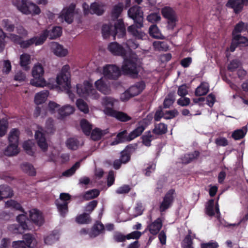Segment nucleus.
<instances>
[{"label": "nucleus", "mask_w": 248, "mask_h": 248, "mask_svg": "<svg viewBox=\"0 0 248 248\" xmlns=\"http://www.w3.org/2000/svg\"><path fill=\"white\" fill-rule=\"evenodd\" d=\"M69 65H65L62 66L61 72L57 75L56 78L57 83L64 90L66 91L69 98L73 100L75 98L74 94L71 91V74Z\"/></svg>", "instance_id": "f257e3e1"}, {"label": "nucleus", "mask_w": 248, "mask_h": 248, "mask_svg": "<svg viewBox=\"0 0 248 248\" xmlns=\"http://www.w3.org/2000/svg\"><path fill=\"white\" fill-rule=\"evenodd\" d=\"M140 68L138 59L136 58H129L124 60L122 66V71L124 75H129L135 78L139 74Z\"/></svg>", "instance_id": "f03ea898"}, {"label": "nucleus", "mask_w": 248, "mask_h": 248, "mask_svg": "<svg viewBox=\"0 0 248 248\" xmlns=\"http://www.w3.org/2000/svg\"><path fill=\"white\" fill-rule=\"evenodd\" d=\"M77 93L79 96L82 97L90 96L94 99H97L99 97V94L93 88V84L87 80L84 81L83 85H77Z\"/></svg>", "instance_id": "7ed1b4c3"}, {"label": "nucleus", "mask_w": 248, "mask_h": 248, "mask_svg": "<svg viewBox=\"0 0 248 248\" xmlns=\"http://www.w3.org/2000/svg\"><path fill=\"white\" fill-rule=\"evenodd\" d=\"M44 70L40 63L35 64L32 70V75L33 78L31 80V84L35 87H43L46 85V81L44 78Z\"/></svg>", "instance_id": "20e7f679"}, {"label": "nucleus", "mask_w": 248, "mask_h": 248, "mask_svg": "<svg viewBox=\"0 0 248 248\" xmlns=\"http://www.w3.org/2000/svg\"><path fill=\"white\" fill-rule=\"evenodd\" d=\"M18 224H12L9 227V230L13 233H22L25 230H31V228L28 224L30 221L26 215L21 214L16 217Z\"/></svg>", "instance_id": "39448f33"}, {"label": "nucleus", "mask_w": 248, "mask_h": 248, "mask_svg": "<svg viewBox=\"0 0 248 248\" xmlns=\"http://www.w3.org/2000/svg\"><path fill=\"white\" fill-rule=\"evenodd\" d=\"M128 16L134 20L137 28L143 27V12L140 7L135 5L130 7L127 12Z\"/></svg>", "instance_id": "423d86ee"}, {"label": "nucleus", "mask_w": 248, "mask_h": 248, "mask_svg": "<svg viewBox=\"0 0 248 248\" xmlns=\"http://www.w3.org/2000/svg\"><path fill=\"white\" fill-rule=\"evenodd\" d=\"M17 7L20 11L26 15H36L41 13L40 8L28 0H22Z\"/></svg>", "instance_id": "0eeeda50"}, {"label": "nucleus", "mask_w": 248, "mask_h": 248, "mask_svg": "<svg viewBox=\"0 0 248 248\" xmlns=\"http://www.w3.org/2000/svg\"><path fill=\"white\" fill-rule=\"evenodd\" d=\"M47 31H43L39 36H35L33 37L21 41L20 43V47L22 48H27L32 45L36 46L43 45L47 39Z\"/></svg>", "instance_id": "6e6552de"}, {"label": "nucleus", "mask_w": 248, "mask_h": 248, "mask_svg": "<svg viewBox=\"0 0 248 248\" xmlns=\"http://www.w3.org/2000/svg\"><path fill=\"white\" fill-rule=\"evenodd\" d=\"M161 14L167 19V28L169 30H173L178 21L175 11L171 7L165 6L162 8Z\"/></svg>", "instance_id": "1a4fd4ad"}, {"label": "nucleus", "mask_w": 248, "mask_h": 248, "mask_svg": "<svg viewBox=\"0 0 248 248\" xmlns=\"http://www.w3.org/2000/svg\"><path fill=\"white\" fill-rule=\"evenodd\" d=\"M175 194V191L174 189H170L165 194L159 207V210L160 213L166 212L172 206L174 201Z\"/></svg>", "instance_id": "9d476101"}, {"label": "nucleus", "mask_w": 248, "mask_h": 248, "mask_svg": "<svg viewBox=\"0 0 248 248\" xmlns=\"http://www.w3.org/2000/svg\"><path fill=\"white\" fill-rule=\"evenodd\" d=\"M103 74L105 78L109 79H117L121 76L119 67L114 64H107L104 66Z\"/></svg>", "instance_id": "9b49d317"}, {"label": "nucleus", "mask_w": 248, "mask_h": 248, "mask_svg": "<svg viewBox=\"0 0 248 248\" xmlns=\"http://www.w3.org/2000/svg\"><path fill=\"white\" fill-rule=\"evenodd\" d=\"M82 8L84 14L85 15L91 14L101 16L105 12L103 6L96 2L91 3L90 6L87 3L84 2L82 4Z\"/></svg>", "instance_id": "f8f14e48"}, {"label": "nucleus", "mask_w": 248, "mask_h": 248, "mask_svg": "<svg viewBox=\"0 0 248 248\" xmlns=\"http://www.w3.org/2000/svg\"><path fill=\"white\" fill-rule=\"evenodd\" d=\"M75 8L76 5L74 3H71L68 6L64 7L60 13V18L68 24L72 23L74 20Z\"/></svg>", "instance_id": "ddd939ff"}, {"label": "nucleus", "mask_w": 248, "mask_h": 248, "mask_svg": "<svg viewBox=\"0 0 248 248\" xmlns=\"http://www.w3.org/2000/svg\"><path fill=\"white\" fill-rule=\"evenodd\" d=\"M244 5H248V0H228L226 7L233 9L235 14H238L243 9Z\"/></svg>", "instance_id": "4468645a"}, {"label": "nucleus", "mask_w": 248, "mask_h": 248, "mask_svg": "<svg viewBox=\"0 0 248 248\" xmlns=\"http://www.w3.org/2000/svg\"><path fill=\"white\" fill-rule=\"evenodd\" d=\"M126 34V29L124 24V21L122 19H117L113 26V31L112 36L113 39H115L117 35L119 38L124 37Z\"/></svg>", "instance_id": "2eb2a0df"}, {"label": "nucleus", "mask_w": 248, "mask_h": 248, "mask_svg": "<svg viewBox=\"0 0 248 248\" xmlns=\"http://www.w3.org/2000/svg\"><path fill=\"white\" fill-rule=\"evenodd\" d=\"M24 240L14 241L13 243L14 248H28L31 247L33 240V235L30 233H26L23 235Z\"/></svg>", "instance_id": "dca6fc26"}, {"label": "nucleus", "mask_w": 248, "mask_h": 248, "mask_svg": "<svg viewBox=\"0 0 248 248\" xmlns=\"http://www.w3.org/2000/svg\"><path fill=\"white\" fill-rule=\"evenodd\" d=\"M107 114L110 116L116 118L119 121L126 122L130 121L132 118L126 113L114 110L111 108H108L106 109Z\"/></svg>", "instance_id": "f3484780"}, {"label": "nucleus", "mask_w": 248, "mask_h": 248, "mask_svg": "<svg viewBox=\"0 0 248 248\" xmlns=\"http://www.w3.org/2000/svg\"><path fill=\"white\" fill-rule=\"evenodd\" d=\"M108 49L115 56L124 57L126 54L124 47L116 42L110 43L108 46Z\"/></svg>", "instance_id": "a211bd4d"}, {"label": "nucleus", "mask_w": 248, "mask_h": 248, "mask_svg": "<svg viewBox=\"0 0 248 248\" xmlns=\"http://www.w3.org/2000/svg\"><path fill=\"white\" fill-rule=\"evenodd\" d=\"M30 218L35 224L41 226L44 222L42 214L37 209H32L30 211Z\"/></svg>", "instance_id": "6ab92c4d"}, {"label": "nucleus", "mask_w": 248, "mask_h": 248, "mask_svg": "<svg viewBox=\"0 0 248 248\" xmlns=\"http://www.w3.org/2000/svg\"><path fill=\"white\" fill-rule=\"evenodd\" d=\"M51 49L54 54L59 57H64L68 53L67 50L64 48L62 45L57 42L51 43Z\"/></svg>", "instance_id": "aec40b11"}, {"label": "nucleus", "mask_w": 248, "mask_h": 248, "mask_svg": "<svg viewBox=\"0 0 248 248\" xmlns=\"http://www.w3.org/2000/svg\"><path fill=\"white\" fill-rule=\"evenodd\" d=\"M35 137L38 146L44 152L46 151L47 150L48 145L44 134L42 132L37 131L35 132Z\"/></svg>", "instance_id": "412c9836"}, {"label": "nucleus", "mask_w": 248, "mask_h": 248, "mask_svg": "<svg viewBox=\"0 0 248 248\" xmlns=\"http://www.w3.org/2000/svg\"><path fill=\"white\" fill-rule=\"evenodd\" d=\"M162 227V220L158 217L148 226L150 232L153 235L158 233Z\"/></svg>", "instance_id": "4be33fe9"}, {"label": "nucleus", "mask_w": 248, "mask_h": 248, "mask_svg": "<svg viewBox=\"0 0 248 248\" xmlns=\"http://www.w3.org/2000/svg\"><path fill=\"white\" fill-rule=\"evenodd\" d=\"M131 140H130L129 138V134H128L127 131L124 130L117 134L112 143L113 145H115L119 143L129 142Z\"/></svg>", "instance_id": "5701e85b"}, {"label": "nucleus", "mask_w": 248, "mask_h": 248, "mask_svg": "<svg viewBox=\"0 0 248 248\" xmlns=\"http://www.w3.org/2000/svg\"><path fill=\"white\" fill-rule=\"evenodd\" d=\"M200 155V153L198 151H194L193 152L186 154L182 157V162L185 164L190 163L195 159H197Z\"/></svg>", "instance_id": "b1692460"}, {"label": "nucleus", "mask_w": 248, "mask_h": 248, "mask_svg": "<svg viewBox=\"0 0 248 248\" xmlns=\"http://www.w3.org/2000/svg\"><path fill=\"white\" fill-rule=\"evenodd\" d=\"M104 231V225L100 221H96L92 228L90 236L91 237H95L100 233L103 232Z\"/></svg>", "instance_id": "393cba45"}, {"label": "nucleus", "mask_w": 248, "mask_h": 248, "mask_svg": "<svg viewBox=\"0 0 248 248\" xmlns=\"http://www.w3.org/2000/svg\"><path fill=\"white\" fill-rule=\"evenodd\" d=\"M248 28V24L245 23L244 22L241 21L237 23L232 31V37H234L235 35H240V33L243 31L247 30Z\"/></svg>", "instance_id": "a878e982"}, {"label": "nucleus", "mask_w": 248, "mask_h": 248, "mask_svg": "<svg viewBox=\"0 0 248 248\" xmlns=\"http://www.w3.org/2000/svg\"><path fill=\"white\" fill-rule=\"evenodd\" d=\"M209 91V87L208 83L202 82L197 87L195 91V95L196 96H201L206 95Z\"/></svg>", "instance_id": "bb28decb"}, {"label": "nucleus", "mask_w": 248, "mask_h": 248, "mask_svg": "<svg viewBox=\"0 0 248 248\" xmlns=\"http://www.w3.org/2000/svg\"><path fill=\"white\" fill-rule=\"evenodd\" d=\"M94 84L96 88L100 92L105 94L109 93L110 92L109 87L102 78L96 81Z\"/></svg>", "instance_id": "cd10ccee"}, {"label": "nucleus", "mask_w": 248, "mask_h": 248, "mask_svg": "<svg viewBox=\"0 0 248 248\" xmlns=\"http://www.w3.org/2000/svg\"><path fill=\"white\" fill-rule=\"evenodd\" d=\"M13 196V191L8 186H0V201L4 198H11Z\"/></svg>", "instance_id": "c85d7f7f"}, {"label": "nucleus", "mask_w": 248, "mask_h": 248, "mask_svg": "<svg viewBox=\"0 0 248 248\" xmlns=\"http://www.w3.org/2000/svg\"><path fill=\"white\" fill-rule=\"evenodd\" d=\"M167 131V125L162 123H160L158 124H155V128L152 130V132L156 135H162L165 134Z\"/></svg>", "instance_id": "c756f323"}, {"label": "nucleus", "mask_w": 248, "mask_h": 248, "mask_svg": "<svg viewBox=\"0 0 248 248\" xmlns=\"http://www.w3.org/2000/svg\"><path fill=\"white\" fill-rule=\"evenodd\" d=\"M55 202L61 216L64 217L68 212V202H61V200H56Z\"/></svg>", "instance_id": "7c9ffc66"}, {"label": "nucleus", "mask_w": 248, "mask_h": 248, "mask_svg": "<svg viewBox=\"0 0 248 248\" xmlns=\"http://www.w3.org/2000/svg\"><path fill=\"white\" fill-rule=\"evenodd\" d=\"M19 131L16 128H13L10 131L8 140L9 143H13L18 145Z\"/></svg>", "instance_id": "2f4dec72"}, {"label": "nucleus", "mask_w": 248, "mask_h": 248, "mask_svg": "<svg viewBox=\"0 0 248 248\" xmlns=\"http://www.w3.org/2000/svg\"><path fill=\"white\" fill-rule=\"evenodd\" d=\"M124 9V4L122 2H119L117 4L113 6L111 10V16L113 19H117L121 15Z\"/></svg>", "instance_id": "473e14b6"}, {"label": "nucleus", "mask_w": 248, "mask_h": 248, "mask_svg": "<svg viewBox=\"0 0 248 248\" xmlns=\"http://www.w3.org/2000/svg\"><path fill=\"white\" fill-rule=\"evenodd\" d=\"M21 168L24 172L30 176H34L36 175V172L35 169L33 165L29 163H22L21 165Z\"/></svg>", "instance_id": "72a5a7b5"}, {"label": "nucleus", "mask_w": 248, "mask_h": 248, "mask_svg": "<svg viewBox=\"0 0 248 248\" xmlns=\"http://www.w3.org/2000/svg\"><path fill=\"white\" fill-rule=\"evenodd\" d=\"M18 145L16 144L9 143L4 151V154L7 156H14L18 154L19 152Z\"/></svg>", "instance_id": "f704fd0d"}, {"label": "nucleus", "mask_w": 248, "mask_h": 248, "mask_svg": "<svg viewBox=\"0 0 248 248\" xmlns=\"http://www.w3.org/2000/svg\"><path fill=\"white\" fill-rule=\"evenodd\" d=\"M45 31H47V38L49 36L51 39H54L60 37L62 33V28L59 26L53 27L52 29L50 31L47 30H45Z\"/></svg>", "instance_id": "c9c22d12"}, {"label": "nucleus", "mask_w": 248, "mask_h": 248, "mask_svg": "<svg viewBox=\"0 0 248 248\" xmlns=\"http://www.w3.org/2000/svg\"><path fill=\"white\" fill-rule=\"evenodd\" d=\"M49 93L47 91L40 92L36 94L34 97V102L37 105L43 103L47 98Z\"/></svg>", "instance_id": "e433bc0d"}, {"label": "nucleus", "mask_w": 248, "mask_h": 248, "mask_svg": "<svg viewBox=\"0 0 248 248\" xmlns=\"http://www.w3.org/2000/svg\"><path fill=\"white\" fill-rule=\"evenodd\" d=\"M80 125L84 134L89 136L92 129V125L85 119H82L80 122Z\"/></svg>", "instance_id": "4c0bfd02"}, {"label": "nucleus", "mask_w": 248, "mask_h": 248, "mask_svg": "<svg viewBox=\"0 0 248 248\" xmlns=\"http://www.w3.org/2000/svg\"><path fill=\"white\" fill-rule=\"evenodd\" d=\"M145 129V127L143 124L139 125L135 129L128 134L130 140L131 141L140 136Z\"/></svg>", "instance_id": "58836bf2"}, {"label": "nucleus", "mask_w": 248, "mask_h": 248, "mask_svg": "<svg viewBox=\"0 0 248 248\" xmlns=\"http://www.w3.org/2000/svg\"><path fill=\"white\" fill-rule=\"evenodd\" d=\"M149 32L152 37L156 39H163L164 36L162 35L159 29L155 24H153L150 26L149 30Z\"/></svg>", "instance_id": "ea45409f"}, {"label": "nucleus", "mask_w": 248, "mask_h": 248, "mask_svg": "<svg viewBox=\"0 0 248 248\" xmlns=\"http://www.w3.org/2000/svg\"><path fill=\"white\" fill-rule=\"evenodd\" d=\"M142 143L147 146H151V142L154 139V136L152 135L151 131H146L145 134L141 137Z\"/></svg>", "instance_id": "a19ab883"}, {"label": "nucleus", "mask_w": 248, "mask_h": 248, "mask_svg": "<svg viewBox=\"0 0 248 248\" xmlns=\"http://www.w3.org/2000/svg\"><path fill=\"white\" fill-rule=\"evenodd\" d=\"M31 62V56L29 54L24 53L20 57V64L25 70H28V65Z\"/></svg>", "instance_id": "79ce46f5"}, {"label": "nucleus", "mask_w": 248, "mask_h": 248, "mask_svg": "<svg viewBox=\"0 0 248 248\" xmlns=\"http://www.w3.org/2000/svg\"><path fill=\"white\" fill-rule=\"evenodd\" d=\"M75 111V108L70 105H66L59 109V113L62 117H65L72 114Z\"/></svg>", "instance_id": "37998d69"}, {"label": "nucleus", "mask_w": 248, "mask_h": 248, "mask_svg": "<svg viewBox=\"0 0 248 248\" xmlns=\"http://www.w3.org/2000/svg\"><path fill=\"white\" fill-rule=\"evenodd\" d=\"M153 45L155 49L158 51H167L169 48L167 43L165 41H156L154 42Z\"/></svg>", "instance_id": "c03bdc74"}, {"label": "nucleus", "mask_w": 248, "mask_h": 248, "mask_svg": "<svg viewBox=\"0 0 248 248\" xmlns=\"http://www.w3.org/2000/svg\"><path fill=\"white\" fill-rule=\"evenodd\" d=\"M79 141L75 138H70L66 141V147L70 150H76L79 146Z\"/></svg>", "instance_id": "a18cd8bd"}, {"label": "nucleus", "mask_w": 248, "mask_h": 248, "mask_svg": "<svg viewBox=\"0 0 248 248\" xmlns=\"http://www.w3.org/2000/svg\"><path fill=\"white\" fill-rule=\"evenodd\" d=\"M101 31L103 38L106 39L110 35L112 36L113 26L111 24H104L102 26Z\"/></svg>", "instance_id": "49530a36"}, {"label": "nucleus", "mask_w": 248, "mask_h": 248, "mask_svg": "<svg viewBox=\"0 0 248 248\" xmlns=\"http://www.w3.org/2000/svg\"><path fill=\"white\" fill-rule=\"evenodd\" d=\"M247 133V128L244 127L243 129L234 130L232 134V137L235 140H239L243 139Z\"/></svg>", "instance_id": "de8ad7c7"}, {"label": "nucleus", "mask_w": 248, "mask_h": 248, "mask_svg": "<svg viewBox=\"0 0 248 248\" xmlns=\"http://www.w3.org/2000/svg\"><path fill=\"white\" fill-rule=\"evenodd\" d=\"M5 206L7 208H12L15 210L24 212V209L21 204L17 202L10 200L5 202Z\"/></svg>", "instance_id": "09e8293b"}, {"label": "nucleus", "mask_w": 248, "mask_h": 248, "mask_svg": "<svg viewBox=\"0 0 248 248\" xmlns=\"http://www.w3.org/2000/svg\"><path fill=\"white\" fill-rule=\"evenodd\" d=\"M139 91L135 85L131 86L126 91L124 92L123 96L124 97V99L128 100L132 97L138 95L137 92Z\"/></svg>", "instance_id": "8fccbe9b"}, {"label": "nucleus", "mask_w": 248, "mask_h": 248, "mask_svg": "<svg viewBox=\"0 0 248 248\" xmlns=\"http://www.w3.org/2000/svg\"><path fill=\"white\" fill-rule=\"evenodd\" d=\"M2 26L6 31L13 32L15 29V26L12 21L8 19H4L2 21Z\"/></svg>", "instance_id": "3c124183"}, {"label": "nucleus", "mask_w": 248, "mask_h": 248, "mask_svg": "<svg viewBox=\"0 0 248 248\" xmlns=\"http://www.w3.org/2000/svg\"><path fill=\"white\" fill-rule=\"evenodd\" d=\"M175 101V95L173 93H169L165 98L163 102V108H169Z\"/></svg>", "instance_id": "603ef678"}, {"label": "nucleus", "mask_w": 248, "mask_h": 248, "mask_svg": "<svg viewBox=\"0 0 248 248\" xmlns=\"http://www.w3.org/2000/svg\"><path fill=\"white\" fill-rule=\"evenodd\" d=\"M78 108L85 114L88 113L89 111L87 104L82 99H78L76 101Z\"/></svg>", "instance_id": "864d4df0"}, {"label": "nucleus", "mask_w": 248, "mask_h": 248, "mask_svg": "<svg viewBox=\"0 0 248 248\" xmlns=\"http://www.w3.org/2000/svg\"><path fill=\"white\" fill-rule=\"evenodd\" d=\"M205 211L206 214L209 216L213 217L215 215L214 199H210L207 202V205L205 207Z\"/></svg>", "instance_id": "5fc2aeb1"}, {"label": "nucleus", "mask_w": 248, "mask_h": 248, "mask_svg": "<svg viewBox=\"0 0 248 248\" xmlns=\"http://www.w3.org/2000/svg\"><path fill=\"white\" fill-rule=\"evenodd\" d=\"M99 194L100 191L98 189H93L86 192L83 196V198L86 200H89L96 198Z\"/></svg>", "instance_id": "6e6d98bb"}, {"label": "nucleus", "mask_w": 248, "mask_h": 248, "mask_svg": "<svg viewBox=\"0 0 248 248\" xmlns=\"http://www.w3.org/2000/svg\"><path fill=\"white\" fill-rule=\"evenodd\" d=\"M193 240L190 234H187L186 236L182 242V248H194L193 247Z\"/></svg>", "instance_id": "4d7b16f0"}, {"label": "nucleus", "mask_w": 248, "mask_h": 248, "mask_svg": "<svg viewBox=\"0 0 248 248\" xmlns=\"http://www.w3.org/2000/svg\"><path fill=\"white\" fill-rule=\"evenodd\" d=\"M233 39L236 40V43L238 46H248V38L246 37L240 35H235L233 37Z\"/></svg>", "instance_id": "13d9d810"}, {"label": "nucleus", "mask_w": 248, "mask_h": 248, "mask_svg": "<svg viewBox=\"0 0 248 248\" xmlns=\"http://www.w3.org/2000/svg\"><path fill=\"white\" fill-rule=\"evenodd\" d=\"M80 167V162H77L69 169H68L62 172V175L66 177H69L74 174L76 170Z\"/></svg>", "instance_id": "bf43d9fd"}, {"label": "nucleus", "mask_w": 248, "mask_h": 248, "mask_svg": "<svg viewBox=\"0 0 248 248\" xmlns=\"http://www.w3.org/2000/svg\"><path fill=\"white\" fill-rule=\"evenodd\" d=\"M76 221L79 224H87L90 221L89 215L87 213H83L77 217Z\"/></svg>", "instance_id": "052dcab7"}, {"label": "nucleus", "mask_w": 248, "mask_h": 248, "mask_svg": "<svg viewBox=\"0 0 248 248\" xmlns=\"http://www.w3.org/2000/svg\"><path fill=\"white\" fill-rule=\"evenodd\" d=\"M91 138L93 140H98L101 139L102 137L103 136L102 130L99 128H96L93 130L92 132H91Z\"/></svg>", "instance_id": "680f3d73"}, {"label": "nucleus", "mask_w": 248, "mask_h": 248, "mask_svg": "<svg viewBox=\"0 0 248 248\" xmlns=\"http://www.w3.org/2000/svg\"><path fill=\"white\" fill-rule=\"evenodd\" d=\"M23 148L26 151L27 154L33 156L34 152L32 149V142L31 140H27L24 142Z\"/></svg>", "instance_id": "e2e57ef3"}, {"label": "nucleus", "mask_w": 248, "mask_h": 248, "mask_svg": "<svg viewBox=\"0 0 248 248\" xmlns=\"http://www.w3.org/2000/svg\"><path fill=\"white\" fill-rule=\"evenodd\" d=\"M46 131L48 133H53L55 131L53 120L49 118L46 123Z\"/></svg>", "instance_id": "0e129e2a"}, {"label": "nucleus", "mask_w": 248, "mask_h": 248, "mask_svg": "<svg viewBox=\"0 0 248 248\" xmlns=\"http://www.w3.org/2000/svg\"><path fill=\"white\" fill-rule=\"evenodd\" d=\"M8 128V120H3L2 124L0 125V137H3L7 133Z\"/></svg>", "instance_id": "69168bd1"}, {"label": "nucleus", "mask_w": 248, "mask_h": 248, "mask_svg": "<svg viewBox=\"0 0 248 248\" xmlns=\"http://www.w3.org/2000/svg\"><path fill=\"white\" fill-rule=\"evenodd\" d=\"M178 111L175 109L166 111L164 113V118L166 120L173 119L178 115Z\"/></svg>", "instance_id": "338daca9"}, {"label": "nucleus", "mask_w": 248, "mask_h": 248, "mask_svg": "<svg viewBox=\"0 0 248 248\" xmlns=\"http://www.w3.org/2000/svg\"><path fill=\"white\" fill-rule=\"evenodd\" d=\"M219 245L218 243L214 241H211L208 243H203L201 244V248H218Z\"/></svg>", "instance_id": "774afa93"}]
</instances>
